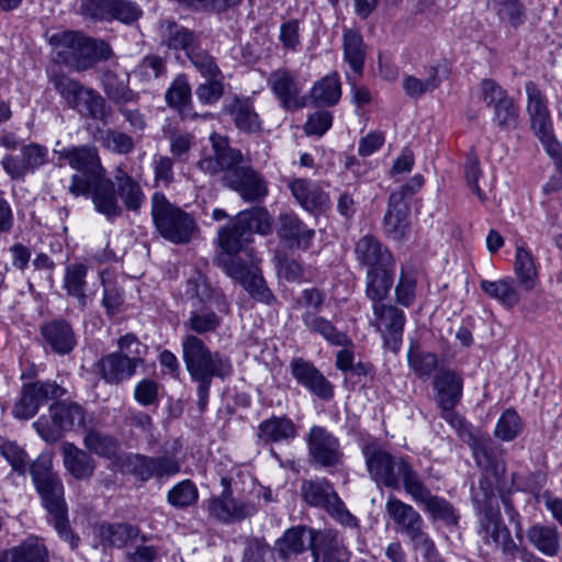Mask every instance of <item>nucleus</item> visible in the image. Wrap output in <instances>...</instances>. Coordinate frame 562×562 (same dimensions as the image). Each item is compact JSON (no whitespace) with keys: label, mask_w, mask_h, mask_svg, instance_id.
Here are the masks:
<instances>
[{"label":"nucleus","mask_w":562,"mask_h":562,"mask_svg":"<svg viewBox=\"0 0 562 562\" xmlns=\"http://www.w3.org/2000/svg\"><path fill=\"white\" fill-rule=\"evenodd\" d=\"M59 160H65L77 173L72 175L69 191L75 196L87 195L89 183L105 175L98 150L93 146L80 145L55 149Z\"/></svg>","instance_id":"obj_8"},{"label":"nucleus","mask_w":562,"mask_h":562,"mask_svg":"<svg viewBox=\"0 0 562 562\" xmlns=\"http://www.w3.org/2000/svg\"><path fill=\"white\" fill-rule=\"evenodd\" d=\"M117 351L106 355L98 362L102 379L110 384L130 380L147 352V347L133 334L122 336L117 340Z\"/></svg>","instance_id":"obj_5"},{"label":"nucleus","mask_w":562,"mask_h":562,"mask_svg":"<svg viewBox=\"0 0 562 562\" xmlns=\"http://www.w3.org/2000/svg\"><path fill=\"white\" fill-rule=\"evenodd\" d=\"M117 195L128 211H137L145 202V193L137 180L117 167L114 175Z\"/></svg>","instance_id":"obj_37"},{"label":"nucleus","mask_w":562,"mask_h":562,"mask_svg":"<svg viewBox=\"0 0 562 562\" xmlns=\"http://www.w3.org/2000/svg\"><path fill=\"white\" fill-rule=\"evenodd\" d=\"M48 162V148L36 143L21 148L19 156L5 155L1 165L12 179H23L27 173H34Z\"/></svg>","instance_id":"obj_16"},{"label":"nucleus","mask_w":562,"mask_h":562,"mask_svg":"<svg viewBox=\"0 0 562 562\" xmlns=\"http://www.w3.org/2000/svg\"><path fill=\"white\" fill-rule=\"evenodd\" d=\"M528 540L541 553L553 557L560 550V539L555 527L535 525L527 531Z\"/></svg>","instance_id":"obj_46"},{"label":"nucleus","mask_w":562,"mask_h":562,"mask_svg":"<svg viewBox=\"0 0 562 562\" xmlns=\"http://www.w3.org/2000/svg\"><path fill=\"white\" fill-rule=\"evenodd\" d=\"M396 301L408 307L416 297V278L414 273L402 270L395 288Z\"/></svg>","instance_id":"obj_62"},{"label":"nucleus","mask_w":562,"mask_h":562,"mask_svg":"<svg viewBox=\"0 0 562 562\" xmlns=\"http://www.w3.org/2000/svg\"><path fill=\"white\" fill-rule=\"evenodd\" d=\"M57 40V56L78 70L88 69L112 55L108 43L86 37L77 32H64Z\"/></svg>","instance_id":"obj_7"},{"label":"nucleus","mask_w":562,"mask_h":562,"mask_svg":"<svg viewBox=\"0 0 562 562\" xmlns=\"http://www.w3.org/2000/svg\"><path fill=\"white\" fill-rule=\"evenodd\" d=\"M409 206L404 193L393 192L389 199V209L384 215L383 226L385 234L395 240L403 239L409 228Z\"/></svg>","instance_id":"obj_24"},{"label":"nucleus","mask_w":562,"mask_h":562,"mask_svg":"<svg viewBox=\"0 0 562 562\" xmlns=\"http://www.w3.org/2000/svg\"><path fill=\"white\" fill-rule=\"evenodd\" d=\"M241 562H273V550L259 539L246 543Z\"/></svg>","instance_id":"obj_64"},{"label":"nucleus","mask_w":562,"mask_h":562,"mask_svg":"<svg viewBox=\"0 0 562 562\" xmlns=\"http://www.w3.org/2000/svg\"><path fill=\"white\" fill-rule=\"evenodd\" d=\"M457 405L439 406L440 417L445 419L452 428L456 429L459 437L467 442L470 437H473L479 430L473 428L459 413L454 411Z\"/></svg>","instance_id":"obj_59"},{"label":"nucleus","mask_w":562,"mask_h":562,"mask_svg":"<svg viewBox=\"0 0 562 562\" xmlns=\"http://www.w3.org/2000/svg\"><path fill=\"white\" fill-rule=\"evenodd\" d=\"M95 140L105 149L120 155L128 154L134 148L133 138L115 130L99 131L95 135Z\"/></svg>","instance_id":"obj_52"},{"label":"nucleus","mask_w":562,"mask_h":562,"mask_svg":"<svg viewBox=\"0 0 562 562\" xmlns=\"http://www.w3.org/2000/svg\"><path fill=\"white\" fill-rule=\"evenodd\" d=\"M291 372L299 384L317 397L329 400L333 396L331 384L312 363L300 358L294 359L291 362Z\"/></svg>","instance_id":"obj_23"},{"label":"nucleus","mask_w":562,"mask_h":562,"mask_svg":"<svg viewBox=\"0 0 562 562\" xmlns=\"http://www.w3.org/2000/svg\"><path fill=\"white\" fill-rule=\"evenodd\" d=\"M224 180L245 201H257L268 194L263 179L249 167L234 169L231 173L225 175Z\"/></svg>","instance_id":"obj_21"},{"label":"nucleus","mask_w":562,"mask_h":562,"mask_svg":"<svg viewBox=\"0 0 562 562\" xmlns=\"http://www.w3.org/2000/svg\"><path fill=\"white\" fill-rule=\"evenodd\" d=\"M181 351L192 380L225 379L233 374L231 359L217 351H212L200 337L193 334L183 336Z\"/></svg>","instance_id":"obj_4"},{"label":"nucleus","mask_w":562,"mask_h":562,"mask_svg":"<svg viewBox=\"0 0 562 562\" xmlns=\"http://www.w3.org/2000/svg\"><path fill=\"white\" fill-rule=\"evenodd\" d=\"M525 90L527 95L526 109L535 134H543L547 130H552V121L546 95L532 81L526 83Z\"/></svg>","instance_id":"obj_27"},{"label":"nucleus","mask_w":562,"mask_h":562,"mask_svg":"<svg viewBox=\"0 0 562 562\" xmlns=\"http://www.w3.org/2000/svg\"><path fill=\"white\" fill-rule=\"evenodd\" d=\"M151 216L159 234L176 245L190 241L198 227L191 214L171 204L159 192L151 198Z\"/></svg>","instance_id":"obj_6"},{"label":"nucleus","mask_w":562,"mask_h":562,"mask_svg":"<svg viewBox=\"0 0 562 562\" xmlns=\"http://www.w3.org/2000/svg\"><path fill=\"white\" fill-rule=\"evenodd\" d=\"M314 536L305 527L299 526L288 529L276 544L280 558L288 560L293 555L302 553L307 544L312 547Z\"/></svg>","instance_id":"obj_38"},{"label":"nucleus","mask_w":562,"mask_h":562,"mask_svg":"<svg viewBox=\"0 0 562 562\" xmlns=\"http://www.w3.org/2000/svg\"><path fill=\"white\" fill-rule=\"evenodd\" d=\"M11 562H48V551L37 538H27L10 551Z\"/></svg>","instance_id":"obj_49"},{"label":"nucleus","mask_w":562,"mask_h":562,"mask_svg":"<svg viewBox=\"0 0 562 562\" xmlns=\"http://www.w3.org/2000/svg\"><path fill=\"white\" fill-rule=\"evenodd\" d=\"M306 443L311 461L321 468L335 469L342 464L344 452L339 439L325 427H311Z\"/></svg>","instance_id":"obj_13"},{"label":"nucleus","mask_w":562,"mask_h":562,"mask_svg":"<svg viewBox=\"0 0 562 562\" xmlns=\"http://www.w3.org/2000/svg\"><path fill=\"white\" fill-rule=\"evenodd\" d=\"M303 322L310 330L318 333L331 345L347 347L351 342L345 333L336 329V327L326 318L312 313H306L303 316Z\"/></svg>","instance_id":"obj_47"},{"label":"nucleus","mask_w":562,"mask_h":562,"mask_svg":"<svg viewBox=\"0 0 562 562\" xmlns=\"http://www.w3.org/2000/svg\"><path fill=\"white\" fill-rule=\"evenodd\" d=\"M88 267L82 262L67 265L63 280V288L69 296L76 297L79 306L83 308L87 304V281Z\"/></svg>","instance_id":"obj_43"},{"label":"nucleus","mask_w":562,"mask_h":562,"mask_svg":"<svg viewBox=\"0 0 562 562\" xmlns=\"http://www.w3.org/2000/svg\"><path fill=\"white\" fill-rule=\"evenodd\" d=\"M61 452L64 465L75 479L85 480L92 475L94 462L87 452L70 442L63 443Z\"/></svg>","instance_id":"obj_40"},{"label":"nucleus","mask_w":562,"mask_h":562,"mask_svg":"<svg viewBox=\"0 0 562 562\" xmlns=\"http://www.w3.org/2000/svg\"><path fill=\"white\" fill-rule=\"evenodd\" d=\"M241 233L237 216L218 229V246L225 254L218 256V263L225 273L238 281L255 300L269 304L273 300V294L267 288L257 267L256 254L254 248L249 247L251 241Z\"/></svg>","instance_id":"obj_1"},{"label":"nucleus","mask_w":562,"mask_h":562,"mask_svg":"<svg viewBox=\"0 0 562 562\" xmlns=\"http://www.w3.org/2000/svg\"><path fill=\"white\" fill-rule=\"evenodd\" d=\"M42 335L50 348L60 355L70 352L75 345V335L65 321H53L42 327Z\"/></svg>","instance_id":"obj_39"},{"label":"nucleus","mask_w":562,"mask_h":562,"mask_svg":"<svg viewBox=\"0 0 562 562\" xmlns=\"http://www.w3.org/2000/svg\"><path fill=\"white\" fill-rule=\"evenodd\" d=\"M95 210L108 218H115L121 215L122 209L117 201V190L114 182L104 176L92 180L89 183V193Z\"/></svg>","instance_id":"obj_26"},{"label":"nucleus","mask_w":562,"mask_h":562,"mask_svg":"<svg viewBox=\"0 0 562 562\" xmlns=\"http://www.w3.org/2000/svg\"><path fill=\"white\" fill-rule=\"evenodd\" d=\"M166 102L169 106L178 109L182 112L191 101V88L184 76H178L165 95Z\"/></svg>","instance_id":"obj_56"},{"label":"nucleus","mask_w":562,"mask_h":562,"mask_svg":"<svg viewBox=\"0 0 562 562\" xmlns=\"http://www.w3.org/2000/svg\"><path fill=\"white\" fill-rule=\"evenodd\" d=\"M389 517L398 526V531L413 542L414 547L430 559L436 553L435 543L423 530L424 520L413 506L401 499L390 496L385 504Z\"/></svg>","instance_id":"obj_10"},{"label":"nucleus","mask_w":562,"mask_h":562,"mask_svg":"<svg viewBox=\"0 0 562 562\" xmlns=\"http://www.w3.org/2000/svg\"><path fill=\"white\" fill-rule=\"evenodd\" d=\"M480 288L488 297L508 308L516 306L520 301L515 280L510 277L494 281L483 279L480 282Z\"/></svg>","instance_id":"obj_36"},{"label":"nucleus","mask_w":562,"mask_h":562,"mask_svg":"<svg viewBox=\"0 0 562 562\" xmlns=\"http://www.w3.org/2000/svg\"><path fill=\"white\" fill-rule=\"evenodd\" d=\"M436 403L438 406L458 405L462 398L463 379L452 370H441L434 379Z\"/></svg>","instance_id":"obj_31"},{"label":"nucleus","mask_w":562,"mask_h":562,"mask_svg":"<svg viewBox=\"0 0 562 562\" xmlns=\"http://www.w3.org/2000/svg\"><path fill=\"white\" fill-rule=\"evenodd\" d=\"M83 443L90 451L106 458L115 456L119 448V443L114 438L94 430L86 435Z\"/></svg>","instance_id":"obj_57"},{"label":"nucleus","mask_w":562,"mask_h":562,"mask_svg":"<svg viewBox=\"0 0 562 562\" xmlns=\"http://www.w3.org/2000/svg\"><path fill=\"white\" fill-rule=\"evenodd\" d=\"M522 430V420L516 411L508 408L498 418L494 436L502 441H512Z\"/></svg>","instance_id":"obj_53"},{"label":"nucleus","mask_w":562,"mask_h":562,"mask_svg":"<svg viewBox=\"0 0 562 562\" xmlns=\"http://www.w3.org/2000/svg\"><path fill=\"white\" fill-rule=\"evenodd\" d=\"M407 361L409 368L420 378L429 376L438 362L435 353L422 351L417 345H411Z\"/></svg>","instance_id":"obj_55"},{"label":"nucleus","mask_w":562,"mask_h":562,"mask_svg":"<svg viewBox=\"0 0 562 562\" xmlns=\"http://www.w3.org/2000/svg\"><path fill=\"white\" fill-rule=\"evenodd\" d=\"M223 110L240 133L258 135L263 131V120L249 98L234 97L226 101Z\"/></svg>","instance_id":"obj_19"},{"label":"nucleus","mask_w":562,"mask_h":562,"mask_svg":"<svg viewBox=\"0 0 562 562\" xmlns=\"http://www.w3.org/2000/svg\"><path fill=\"white\" fill-rule=\"evenodd\" d=\"M198 498L199 491L190 480L177 483L167 494L168 503L176 508H187L195 504Z\"/></svg>","instance_id":"obj_54"},{"label":"nucleus","mask_w":562,"mask_h":562,"mask_svg":"<svg viewBox=\"0 0 562 562\" xmlns=\"http://www.w3.org/2000/svg\"><path fill=\"white\" fill-rule=\"evenodd\" d=\"M142 15V9L130 0H110L103 8L94 13L90 19L94 21L117 20L125 24L137 21Z\"/></svg>","instance_id":"obj_35"},{"label":"nucleus","mask_w":562,"mask_h":562,"mask_svg":"<svg viewBox=\"0 0 562 562\" xmlns=\"http://www.w3.org/2000/svg\"><path fill=\"white\" fill-rule=\"evenodd\" d=\"M362 454L370 477L378 484L398 488L402 482L405 492L408 493L419 479L406 458L389 453L375 441L366 443Z\"/></svg>","instance_id":"obj_3"},{"label":"nucleus","mask_w":562,"mask_h":562,"mask_svg":"<svg viewBox=\"0 0 562 562\" xmlns=\"http://www.w3.org/2000/svg\"><path fill=\"white\" fill-rule=\"evenodd\" d=\"M184 294L196 302L184 327L195 336L215 333L221 327L223 318L211 308L210 289L203 278L199 276L188 280Z\"/></svg>","instance_id":"obj_9"},{"label":"nucleus","mask_w":562,"mask_h":562,"mask_svg":"<svg viewBox=\"0 0 562 562\" xmlns=\"http://www.w3.org/2000/svg\"><path fill=\"white\" fill-rule=\"evenodd\" d=\"M297 427L286 416H271L258 425L257 437L266 445L290 443L297 437Z\"/></svg>","instance_id":"obj_29"},{"label":"nucleus","mask_w":562,"mask_h":562,"mask_svg":"<svg viewBox=\"0 0 562 562\" xmlns=\"http://www.w3.org/2000/svg\"><path fill=\"white\" fill-rule=\"evenodd\" d=\"M344 55L352 71L361 74L364 63V49L362 37L355 31L344 33Z\"/></svg>","instance_id":"obj_51"},{"label":"nucleus","mask_w":562,"mask_h":562,"mask_svg":"<svg viewBox=\"0 0 562 562\" xmlns=\"http://www.w3.org/2000/svg\"><path fill=\"white\" fill-rule=\"evenodd\" d=\"M53 83L70 108L93 119H104L105 102L94 90L83 87L67 76H56Z\"/></svg>","instance_id":"obj_12"},{"label":"nucleus","mask_w":562,"mask_h":562,"mask_svg":"<svg viewBox=\"0 0 562 562\" xmlns=\"http://www.w3.org/2000/svg\"><path fill=\"white\" fill-rule=\"evenodd\" d=\"M514 272L522 289H535L538 281V271L535 258L524 246L517 245L515 249Z\"/></svg>","instance_id":"obj_45"},{"label":"nucleus","mask_w":562,"mask_h":562,"mask_svg":"<svg viewBox=\"0 0 562 562\" xmlns=\"http://www.w3.org/2000/svg\"><path fill=\"white\" fill-rule=\"evenodd\" d=\"M195 41L196 36L190 30L177 24L170 26L169 37L167 38L169 48L183 49L189 55V53L193 52Z\"/></svg>","instance_id":"obj_63"},{"label":"nucleus","mask_w":562,"mask_h":562,"mask_svg":"<svg viewBox=\"0 0 562 562\" xmlns=\"http://www.w3.org/2000/svg\"><path fill=\"white\" fill-rule=\"evenodd\" d=\"M210 140L213 145L214 154L218 158L221 170L226 171L225 175L231 173L234 169L244 168L239 166L243 159L240 150L229 148L227 140L217 134H212Z\"/></svg>","instance_id":"obj_50"},{"label":"nucleus","mask_w":562,"mask_h":562,"mask_svg":"<svg viewBox=\"0 0 562 562\" xmlns=\"http://www.w3.org/2000/svg\"><path fill=\"white\" fill-rule=\"evenodd\" d=\"M237 223L239 228L243 229L241 235L247 236L251 243L255 233L267 235L272 228V218L265 207H252L239 212L237 214Z\"/></svg>","instance_id":"obj_41"},{"label":"nucleus","mask_w":562,"mask_h":562,"mask_svg":"<svg viewBox=\"0 0 562 562\" xmlns=\"http://www.w3.org/2000/svg\"><path fill=\"white\" fill-rule=\"evenodd\" d=\"M497 16L502 23L516 29L525 21V8L519 0H503L498 3Z\"/></svg>","instance_id":"obj_60"},{"label":"nucleus","mask_w":562,"mask_h":562,"mask_svg":"<svg viewBox=\"0 0 562 562\" xmlns=\"http://www.w3.org/2000/svg\"><path fill=\"white\" fill-rule=\"evenodd\" d=\"M465 443L471 448L473 458L479 468L490 471L494 475L504 473V462L497 458L487 435L477 431L473 437H470Z\"/></svg>","instance_id":"obj_33"},{"label":"nucleus","mask_w":562,"mask_h":562,"mask_svg":"<svg viewBox=\"0 0 562 562\" xmlns=\"http://www.w3.org/2000/svg\"><path fill=\"white\" fill-rule=\"evenodd\" d=\"M373 313L379 326L383 327L386 344L391 345L393 350H397L405 324L404 312L393 305L373 304Z\"/></svg>","instance_id":"obj_28"},{"label":"nucleus","mask_w":562,"mask_h":562,"mask_svg":"<svg viewBox=\"0 0 562 562\" xmlns=\"http://www.w3.org/2000/svg\"><path fill=\"white\" fill-rule=\"evenodd\" d=\"M165 63L162 58L156 55L146 56L134 69L133 76L140 81L148 82L158 78L165 72Z\"/></svg>","instance_id":"obj_61"},{"label":"nucleus","mask_w":562,"mask_h":562,"mask_svg":"<svg viewBox=\"0 0 562 562\" xmlns=\"http://www.w3.org/2000/svg\"><path fill=\"white\" fill-rule=\"evenodd\" d=\"M30 473L57 533L69 542L71 548L76 547L78 538L72 535L68 525L64 485L59 476L53 472L52 458L48 454L38 456L31 464Z\"/></svg>","instance_id":"obj_2"},{"label":"nucleus","mask_w":562,"mask_h":562,"mask_svg":"<svg viewBox=\"0 0 562 562\" xmlns=\"http://www.w3.org/2000/svg\"><path fill=\"white\" fill-rule=\"evenodd\" d=\"M301 493L306 503L326 510L330 507L331 502L338 497L333 485L325 479L303 482Z\"/></svg>","instance_id":"obj_44"},{"label":"nucleus","mask_w":562,"mask_h":562,"mask_svg":"<svg viewBox=\"0 0 562 562\" xmlns=\"http://www.w3.org/2000/svg\"><path fill=\"white\" fill-rule=\"evenodd\" d=\"M267 83L284 109L293 110L304 106V100L301 97L302 87L296 77L285 68L273 70Z\"/></svg>","instance_id":"obj_17"},{"label":"nucleus","mask_w":562,"mask_h":562,"mask_svg":"<svg viewBox=\"0 0 562 562\" xmlns=\"http://www.w3.org/2000/svg\"><path fill=\"white\" fill-rule=\"evenodd\" d=\"M395 267L385 269H368L366 277V293L373 304L381 302L387 296L393 284Z\"/></svg>","instance_id":"obj_42"},{"label":"nucleus","mask_w":562,"mask_h":562,"mask_svg":"<svg viewBox=\"0 0 562 562\" xmlns=\"http://www.w3.org/2000/svg\"><path fill=\"white\" fill-rule=\"evenodd\" d=\"M494 109L493 122L502 130H514L518 122V106L512 98L496 104Z\"/></svg>","instance_id":"obj_58"},{"label":"nucleus","mask_w":562,"mask_h":562,"mask_svg":"<svg viewBox=\"0 0 562 562\" xmlns=\"http://www.w3.org/2000/svg\"><path fill=\"white\" fill-rule=\"evenodd\" d=\"M288 186L296 202L308 212L321 211L328 203V195L312 180L295 178Z\"/></svg>","instance_id":"obj_30"},{"label":"nucleus","mask_w":562,"mask_h":562,"mask_svg":"<svg viewBox=\"0 0 562 562\" xmlns=\"http://www.w3.org/2000/svg\"><path fill=\"white\" fill-rule=\"evenodd\" d=\"M355 254L357 260L368 269L395 267V259L391 251L372 235H366L357 241Z\"/></svg>","instance_id":"obj_25"},{"label":"nucleus","mask_w":562,"mask_h":562,"mask_svg":"<svg viewBox=\"0 0 562 562\" xmlns=\"http://www.w3.org/2000/svg\"><path fill=\"white\" fill-rule=\"evenodd\" d=\"M65 393L61 386L52 381L24 384L21 396L13 407V416L19 419H30L35 416L41 406L49 400L60 398Z\"/></svg>","instance_id":"obj_14"},{"label":"nucleus","mask_w":562,"mask_h":562,"mask_svg":"<svg viewBox=\"0 0 562 562\" xmlns=\"http://www.w3.org/2000/svg\"><path fill=\"white\" fill-rule=\"evenodd\" d=\"M314 562H345L348 552L337 533L317 532L312 543Z\"/></svg>","instance_id":"obj_32"},{"label":"nucleus","mask_w":562,"mask_h":562,"mask_svg":"<svg viewBox=\"0 0 562 562\" xmlns=\"http://www.w3.org/2000/svg\"><path fill=\"white\" fill-rule=\"evenodd\" d=\"M407 494L415 503L423 505L424 509L429 513L434 519L443 520L447 524L457 522L458 518L454 514L453 507L445 498L432 495L424 485L420 477Z\"/></svg>","instance_id":"obj_22"},{"label":"nucleus","mask_w":562,"mask_h":562,"mask_svg":"<svg viewBox=\"0 0 562 562\" xmlns=\"http://www.w3.org/2000/svg\"><path fill=\"white\" fill-rule=\"evenodd\" d=\"M278 236L289 248L306 250L312 246L315 231L294 213H283L278 217Z\"/></svg>","instance_id":"obj_20"},{"label":"nucleus","mask_w":562,"mask_h":562,"mask_svg":"<svg viewBox=\"0 0 562 562\" xmlns=\"http://www.w3.org/2000/svg\"><path fill=\"white\" fill-rule=\"evenodd\" d=\"M220 481L223 486L222 494L207 501V512L213 518L229 522L244 519L256 512L252 504L232 496L229 477L221 476Z\"/></svg>","instance_id":"obj_15"},{"label":"nucleus","mask_w":562,"mask_h":562,"mask_svg":"<svg viewBox=\"0 0 562 562\" xmlns=\"http://www.w3.org/2000/svg\"><path fill=\"white\" fill-rule=\"evenodd\" d=\"M480 530L482 540L494 548H502L504 551L514 547L509 530L502 520L497 508L488 505L480 508Z\"/></svg>","instance_id":"obj_18"},{"label":"nucleus","mask_w":562,"mask_h":562,"mask_svg":"<svg viewBox=\"0 0 562 562\" xmlns=\"http://www.w3.org/2000/svg\"><path fill=\"white\" fill-rule=\"evenodd\" d=\"M341 97V86L337 74L318 80L311 90V98L317 104L334 105Z\"/></svg>","instance_id":"obj_48"},{"label":"nucleus","mask_w":562,"mask_h":562,"mask_svg":"<svg viewBox=\"0 0 562 562\" xmlns=\"http://www.w3.org/2000/svg\"><path fill=\"white\" fill-rule=\"evenodd\" d=\"M85 415L82 408L74 403L56 402L34 424L36 432L46 442H56L75 425H82Z\"/></svg>","instance_id":"obj_11"},{"label":"nucleus","mask_w":562,"mask_h":562,"mask_svg":"<svg viewBox=\"0 0 562 562\" xmlns=\"http://www.w3.org/2000/svg\"><path fill=\"white\" fill-rule=\"evenodd\" d=\"M94 533L103 546L123 548L137 539L140 531L130 524H101L94 528Z\"/></svg>","instance_id":"obj_34"}]
</instances>
